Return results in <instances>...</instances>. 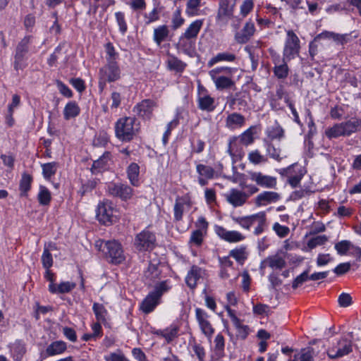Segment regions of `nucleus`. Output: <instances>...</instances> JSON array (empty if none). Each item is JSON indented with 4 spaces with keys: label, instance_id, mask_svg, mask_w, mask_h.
<instances>
[{
    "label": "nucleus",
    "instance_id": "1",
    "mask_svg": "<svg viewBox=\"0 0 361 361\" xmlns=\"http://www.w3.org/2000/svg\"><path fill=\"white\" fill-rule=\"evenodd\" d=\"M136 121L137 119L131 116L119 118L115 123L116 137L123 142L132 140L139 130Z\"/></svg>",
    "mask_w": 361,
    "mask_h": 361
},
{
    "label": "nucleus",
    "instance_id": "2",
    "mask_svg": "<svg viewBox=\"0 0 361 361\" xmlns=\"http://www.w3.org/2000/svg\"><path fill=\"white\" fill-rule=\"evenodd\" d=\"M361 127V118L350 119L339 123L325 130V135L329 140L336 139L339 137H349L355 133L357 128Z\"/></svg>",
    "mask_w": 361,
    "mask_h": 361
},
{
    "label": "nucleus",
    "instance_id": "3",
    "mask_svg": "<svg viewBox=\"0 0 361 361\" xmlns=\"http://www.w3.org/2000/svg\"><path fill=\"white\" fill-rule=\"evenodd\" d=\"M170 289L171 286L168 281H164L157 283L154 290L142 300L140 305L141 310L145 314L152 312L160 302L161 296Z\"/></svg>",
    "mask_w": 361,
    "mask_h": 361
},
{
    "label": "nucleus",
    "instance_id": "4",
    "mask_svg": "<svg viewBox=\"0 0 361 361\" xmlns=\"http://www.w3.org/2000/svg\"><path fill=\"white\" fill-rule=\"evenodd\" d=\"M286 32L283 57L285 60H292L299 55L300 41L293 30H288Z\"/></svg>",
    "mask_w": 361,
    "mask_h": 361
},
{
    "label": "nucleus",
    "instance_id": "5",
    "mask_svg": "<svg viewBox=\"0 0 361 361\" xmlns=\"http://www.w3.org/2000/svg\"><path fill=\"white\" fill-rule=\"evenodd\" d=\"M157 245L155 233L145 229L137 233L134 240V246L139 252H150Z\"/></svg>",
    "mask_w": 361,
    "mask_h": 361
},
{
    "label": "nucleus",
    "instance_id": "6",
    "mask_svg": "<svg viewBox=\"0 0 361 361\" xmlns=\"http://www.w3.org/2000/svg\"><path fill=\"white\" fill-rule=\"evenodd\" d=\"M104 244L102 252L113 264H120L125 260V256L121 245L116 240L101 242L100 247Z\"/></svg>",
    "mask_w": 361,
    "mask_h": 361
},
{
    "label": "nucleus",
    "instance_id": "7",
    "mask_svg": "<svg viewBox=\"0 0 361 361\" xmlns=\"http://www.w3.org/2000/svg\"><path fill=\"white\" fill-rule=\"evenodd\" d=\"M106 191L114 197H118L122 200H128L133 196V190L128 185L123 183L110 182L106 185Z\"/></svg>",
    "mask_w": 361,
    "mask_h": 361
},
{
    "label": "nucleus",
    "instance_id": "8",
    "mask_svg": "<svg viewBox=\"0 0 361 361\" xmlns=\"http://www.w3.org/2000/svg\"><path fill=\"white\" fill-rule=\"evenodd\" d=\"M99 75L108 82H114L121 78V70L118 62L109 61L99 68Z\"/></svg>",
    "mask_w": 361,
    "mask_h": 361
},
{
    "label": "nucleus",
    "instance_id": "9",
    "mask_svg": "<svg viewBox=\"0 0 361 361\" xmlns=\"http://www.w3.org/2000/svg\"><path fill=\"white\" fill-rule=\"evenodd\" d=\"M96 212L98 221L104 225H111L116 221V217L114 214V210L111 202H100Z\"/></svg>",
    "mask_w": 361,
    "mask_h": 361
},
{
    "label": "nucleus",
    "instance_id": "10",
    "mask_svg": "<svg viewBox=\"0 0 361 361\" xmlns=\"http://www.w3.org/2000/svg\"><path fill=\"white\" fill-rule=\"evenodd\" d=\"M209 315L207 312L200 308L195 309V319L198 323L201 332L209 339H210L214 334V328L209 320Z\"/></svg>",
    "mask_w": 361,
    "mask_h": 361
},
{
    "label": "nucleus",
    "instance_id": "11",
    "mask_svg": "<svg viewBox=\"0 0 361 361\" xmlns=\"http://www.w3.org/2000/svg\"><path fill=\"white\" fill-rule=\"evenodd\" d=\"M30 36H26L18 44L14 56L13 67L16 71L22 70L25 68L23 61L25 56L28 51L30 44Z\"/></svg>",
    "mask_w": 361,
    "mask_h": 361
},
{
    "label": "nucleus",
    "instance_id": "12",
    "mask_svg": "<svg viewBox=\"0 0 361 361\" xmlns=\"http://www.w3.org/2000/svg\"><path fill=\"white\" fill-rule=\"evenodd\" d=\"M351 351V341L347 338H342L328 350L327 354L330 358L336 359L346 355Z\"/></svg>",
    "mask_w": 361,
    "mask_h": 361
},
{
    "label": "nucleus",
    "instance_id": "13",
    "mask_svg": "<svg viewBox=\"0 0 361 361\" xmlns=\"http://www.w3.org/2000/svg\"><path fill=\"white\" fill-rule=\"evenodd\" d=\"M248 175L250 179L256 183V184L262 188L273 189L277 184L276 178L268 175H264L259 171H249Z\"/></svg>",
    "mask_w": 361,
    "mask_h": 361
},
{
    "label": "nucleus",
    "instance_id": "14",
    "mask_svg": "<svg viewBox=\"0 0 361 361\" xmlns=\"http://www.w3.org/2000/svg\"><path fill=\"white\" fill-rule=\"evenodd\" d=\"M226 201L234 207L243 206L250 197L245 192L232 188L225 195Z\"/></svg>",
    "mask_w": 361,
    "mask_h": 361
},
{
    "label": "nucleus",
    "instance_id": "15",
    "mask_svg": "<svg viewBox=\"0 0 361 361\" xmlns=\"http://www.w3.org/2000/svg\"><path fill=\"white\" fill-rule=\"evenodd\" d=\"M236 0H219L216 18L220 20H225L233 16Z\"/></svg>",
    "mask_w": 361,
    "mask_h": 361
},
{
    "label": "nucleus",
    "instance_id": "16",
    "mask_svg": "<svg viewBox=\"0 0 361 361\" xmlns=\"http://www.w3.org/2000/svg\"><path fill=\"white\" fill-rule=\"evenodd\" d=\"M155 106L156 103L153 100L144 99L134 106L133 111L140 117L149 119Z\"/></svg>",
    "mask_w": 361,
    "mask_h": 361
},
{
    "label": "nucleus",
    "instance_id": "17",
    "mask_svg": "<svg viewBox=\"0 0 361 361\" xmlns=\"http://www.w3.org/2000/svg\"><path fill=\"white\" fill-rule=\"evenodd\" d=\"M283 175L288 177V183L293 187H297L304 176V173L300 167L297 165H292L288 168L283 169Z\"/></svg>",
    "mask_w": 361,
    "mask_h": 361
},
{
    "label": "nucleus",
    "instance_id": "18",
    "mask_svg": "<svg viewBox=\"0 0 361 361\" xmlns=\"http://www.w3.org/2000/svg\"><path fill=\"white\" fill-rule=\"evenodd\" d=\"M216 235L228 243H238L245 239V236L237 231H227L221 226H216L214 228Z\"/></svg>",
    "mask_w": 361,
    "mask_h": 361
},
{
    "label": "nucleus",
    "instance_id": "19",
    "mask_svg": "<svg viewBox=\"0 0 361 361\" xmlns=\"http://www.w3.org/2000/svg\"><path fill=\"white\" fill-rule=\"evenodd\" d=\"M290 61L285 60L284 57L281 59L279 56L273 59V63L274 65L273 72L278 79H285L288 77L289 73L288 62Z\"/></svg>",
    "mask_w": 361,
    "mask_h": 361
},
{
    "label": "nucleus",
    "instance_id": "20",
    "mask_svg": "<svg viewBox=\"0 0 361 361\" xmlns=\"http://www.w3.org/2000/svg\"><path fill=\"white\" fill-rule=\"evenodd\" d=\"M255 32V26L252 21H247L240 31L235 34V40L238 44H245Z\"/></svg>",
    "mask_w": 361,
    "mask_h": 361
},
{
    "label": "nucleus",
    "instance_id": "21",
    "mask_svg": "<svg viewBox=\"0 0 361 361\" xmlns=\"http://www.w3.org/2000/svg\"><path fill=\"white\" fill-rule=\"evenodd\" d=\"M177 49L190 57L195 54V41L181 35L176 44Z\"/></svg>",
    "mask_w": 361,
    "mask_h": 361
},
{
    "label": "nucleus",
    "instance_id": "22",
    "mask_svg": "<svg viewBox=\"0 0 361 361\" xmlns=\"http://www.w3.org/2000/svg\"><path fill=\"white\" fill-rule=\"evenodd\" d=\"M191 207V202L188 197H178L176 200L174 205V219L175 221H179L183 219V214L184 210Z\"/></svg>",
    "mask_w": 361,
    "mask_h": 361
},
{
    "label": "nucleus",
    "instance_id": "23",
    "mask_svg": "<svg viewBox=\"0 0 361 361\" xmlns=\"http://www.w3.org/2000/svg\"><path fill=\"white\" fill-rule=\"evenodd\" d=\"M226 127L230 130H235L243 127L245 123V118L239 113L228 114L225 121Z\"/></svg>",
    "mask_w": 361,
    "mask_h": 361
},
{
    "label": "nucleus",
    "instance_id": "24",
    "mask_svg": "<svg viewBox=\"0 0 361 361\" xmlns=\"http://www.w3.org/2000/svg\"><path fill=\"white\" fill-rule=\"evenodd\" d=\"M67 349V344L63 341H56L47 345L44 354L46 357H51L63 353Z\"/></svg>",
    "mask_w": 361,
    "mask_h": 361
},
{
    "label": "nucleus",
    "instance_id": "25",
    "mask_svg": "<svg viewBox=\"0 0 361 361\" xmlns=\"http://www.w3.org/2000/svg\"><path fill=\"white\" fill-rule=\"evenodd\" d=\"M269 267L273 270H282L286 265L285 255L282 252L267 257Z\"/></svg>",
    "mask_w": 361,
    "mask_h": 361
},
{
    "label": "nucleus",
    "instance_id": "26",
    "mask_svg": "<svg viewBox=\"0 0 361 361\" xmlns=\"http://www.w3.org/2000/svg\"><path fill=\"white\" fill-rule=\"evenodd\" d=\"M280 199V195L273 191H264L259 194L255 199L257 206L265 205L269 203L276 202Z\"/></svg>",
    "mask_w": 361,
    "mask_h": 361
},
{
    "label": "nucleus",
    "instance_id": "27",
    "mask_svg": "<svg viewBox=\"0 0 361 361\" xmlns=\"http://www.w3.org/2000/svg\"><path fill=\"white\" fill-rule=\"evenodd\" d=\"M11 355L14 361H22L26 353L25 344L20 340H17L9 345Z\"/></svg>",
    "mask_w": 361,
    "mask_h": 361
},
{
    "label": "nucleus",
    "instance_id": "28",
    "mask_svg": "<svg viewBox=\"0 0 361 361\" xmlns=\"http://www.w3.org/2000/svg\"><path fill=\"white\" fill-rule=\"evenodd\" d=\"M202 270L197 266L193 265L185 277L187 286L194 289L197 286L198 280L202 277Z\"/></svg>",
    "mask_w": 361,
    "mask_h": 361
},
{
    "label": "nucleus",
    "instance_id": "29",
    "mask_svg": "<svg viewBox=\"0 0 361 361\" xmlns=\"http://www.w3.org/2000/svg\"><path fill=\"white\" fill-rule=\"evenodd\" d=\"M76 286L73 282L63 281L59 284H49V291L53 294H63L72 291Z\"/></svg>",
    "mask_w": 361,
    "mask_h": 361
},
{
    "label": "nucleus",
    "instance_id": "30",
    "mask_svg": "<svg viewBox=\"0 0 361 361\" xmlns=\"http://www.w3.org/2000/svg\"><path fill=\"white\" fill-rule=\"evenodd\" d=\"M237 56L233 53L228 51L219 52L209 60L207 63V66L211 68L214 66L216 63L221 61L235 62Z\"/></svg>",
    "mask_w": 361,
    "mask_h": 361
},
{
    "label": "nucleus",
    "instance_id": "31",
    "mask_svg": "<svg viewBox=\"0 0 361 361\" xmlns=\"http://www.w3.org/2000/svg\"><path fill=\"white\" fill-rule=\"evenodd\" d=\"M56 246L54 243L45 244L42 255V264L44 269H50L53 265V258L51 251L56 250Z\"/></svg>",
    "mask_w": 361,
    "mask_h": 361
},
{
    "label": "nucleus",
    "instance_id": "32",
    "mask_svg": "<svg viewBox=\"0 0 361 361\" xmlns=\"http://www.w3.org/2000/svg\"><path fill=\"white\" fill-rule=\"evenodd\" d=\"M232 76L221 75L211 77L215 84L216 88L219 90L231 88L235 85L234 81L231 79Z\"/></svg>",
    "mask_w": 361,
    "mask_h": 361
},
{
    "label": "nucleus",
    "instance_id": "33",
    "mask_svg": "<svg viewBox=\"0 0 361 361\" xmlns=\"http://www.w3.org/2000/svg\"><path fill=\"white\" fill-rule=\"evenodd\" d=\"M350 34L340 35L332 32L324 31L320 33L317 38L319 39H332L334 42L340 44L347 43L350 39Z\"/></svg>",
    "mask_w": 361,
    "mask_h": 361
},
{
    "label": "nucleus",
    "instance_id": "34",
    "mask_svg": "<svg viewBox=\"0 0 361 361\" xmlns=\"http://www.w3.org/2000/svg\"><path fill=\"white\" fill-rule=\"evenodd\" d=\"M128 178L133 186H138L140 185V166L136 163H131L126 170Z\"/></svg>",
    "mask_w": 361,
    "mask_h": 361
},
{
    "label": "nucleus",
    "instance_id": "35",
    "mask_svg": "<svg viewBox=\"0 0 361 361\" xmlns=\"http://www.w3.org/2000/svg\"><path fill=\"white\" fill-rule=\"evenodd\" d=\"M214 99L208 94H203L198 97V107L202 111L211 112L214 110L216 106Z\"/></svg>",
    "mask_w": 361,
    "mask_h": 361
},
{
    "label": "nucleus",
    "instance_id": "36",
    "mask_svg": "<svg viewBox=\"0 0 361 361\" xmlns=\"http://www.w3.org/2000/svg\"><path fill=\"white\" fill-rule=\"evenodd\" d=\"M203 25L202 20H196L193 21L186 29L183 36L195 41L198 33Z\"/></svg>",
    "mask_w": 361,
    "mask_h": 361
},
{
    "label": "nucleus",
    "instance_id": "37",
    "mask_svg": "<svg viewBox=\"0 0 361 361\" xmlns=\"http://www.w3.org/2000/svg\"><path fill=\"white\" fill-rule=\"evenodd\" d=\"M264 145L266 148L267 157L280 161L282 159L281 157V149L276 147L272 142L268 140H264Z\"/></svg>",
    "mask_w": 361,
    "mask_h": 361
},
{
    "label": "nucleus",
    "instance_id": "38",
    "mask_svg": "<svg viewBox=\"0 0 361 361\" xmlns=\"http://www.w3.org/2000/svg\"><path fill=\"white\" fill-rule=\"evenodd\" d=\"M155 334L164 338L167 343L171 342L178 334V327L170 326L164 330H157Z\"/></svg>",
    "mask_w": 361,
    "mask_h": 361
},
{
    "label": "nucleus",
    "instance_id": "39",
    "mask_svg": "<svg viewBox=\"0 0 361 361\" xmlns=\"http://www.w3.org/2000/svg\"><path fill=\"white\" fill-rule=\"evenodd\" d=\"M80 109L75 102H69L63 110V116L66 120L75 118L80 114Z\"/></svg>",
    "mask_w": 361,
    "mask_h": 361
},
{
    "label": "nucleus",
    "instance_id": "40",
    "mask_svg": "<svg viewBox=\"0 0 361 361\" xmlns=\"http://www.w3.org/2000/svg\"><path fill=\"white\" fill-rule=\"evenodd\" d=\"M32 182V176L24 172L22 174L21 179L20 180L19 189L20 191V196H27L28 191L31 188V183Z\"/></svg>",
    "mask_w": 361,
    "mask_h": 361
},
{
    "label": "nucleus",
    "instance_id": "41",
    "mask_svg": "<svg viewBox=\"0 0 361 361\" xmlns=\"http://www.w3.org/2000/svg\"><path fill=\"white\" fill-rule=\"evenodd\" d=\"M238 71V68L229 66H220L212 69L209 72L210 77L229 75L233 76Z\"/></svg>",
    "mask_w": 361,
    "mask_h": 361
},
{
    "label": "nucleus",
    "instance_id": "42",
    "mask_svg": "<svg viewBox=\"0 0 361 361\" xmlns=\"http://www.w3.org/2000/svg\"><path fill=\"white\" fill-rule=\"evenodd\" d=\"M267 140L272 142L274 140H281L284 136V130L282 127L276 122L274 126L267 129Z\"/></svg>",
    "mask_w": 361,
    "mask_h": 361
},
{
    "label": "nucleus",
    "instance_id": "43",
    "mask_svg": "<svg viewBox=\"0 0 361 361\" xmlns=\"http://www.w3.org/2000/svg\"><path fill=\"white\" fill-rule=\"evenodd\" d=\"M229 256L233 257L239 264H243L247 258L248 253L246 251L245 247L240 246L231 250L229 252Z\"/></svg>",
    "mask_w": 361,
    "mask_h": 361
},
{
    "label": "nucleus",
    "instance_id": "44",
    "mask_svg": "<svg viewBox=\"0 0 361 361\" xmlns=\"http://www.w3.org/2000/svg\"><path fill=\"white\" fill-rule=\"evenodd\" d=\"M169 30L166 25H161L154 30V40L158 44L165 40L168 37Z\"/></svg>",
    "mask_w": 361,
    "mask_h": 361
},
{
    "label": "nucleus",
    "instance_id": "45",
    "mask_svg": "<svg viewBox=\"0 0 361 361\" xmlns=\"http://www.w3.org/2000/svg\"><path fill=\"white\" fill-rule=\"evenodd\" d=\"M167 65L170 70H173L176 72H183L186 67L185 63L173 56H169Z\"/></svg>",
    "mask_w": 361,
    "mask_h": 361
},
{
    "label": "nucleus",
    "instance_id": "46",
    "mask_svg": "<svg viewBox=\"0 0 361 361\" xmlns=\"http://www.w3.org/2000/svg\"><path fill=\"white\" fill-rule=\"evenodd\" d=\"M37 200L41 205L46 206L49 204L51 200V192L45 186H39Z\"/></svg>",
    "mask_w": 361,
    "mask_h": 361
},
{
    "label": "nucleus",
    "instance_id": "47",
    "mask_svg": "<svg viewBox=\"0 0 361 361\" xmlns=\"http://www.w3.org/2000/svg\"><path fill=\"white\" fill-rule=\"evenodd\" d=\"M41 166L42 169V174L44 178L50 179L51 177L56 173L59 164L57 162L53 161L43 164L41 165Z\"/></svg>",
    "mask_w": 361,
    "mask_h": 361
},
{
    "label": "nucleus",
    "instance_id": "48",
    "mask_svg": "<svg viewBox=\"0 0 361 361\" xmlns=\"http://www.w3.org/2000/svg\"><path fill=\"white\" fill-rule=\"evenodd\" d=\"M92 310L98 322H106L108 312L102 304L94 302L92 306Z\"/></svg>",
    "mask_w": 361,
    "mask_h": 361
},
{
    "label": "nucleus",
    "instance_id": "49",
    "mask_svg": "<svg viewBox=\"0 0 361 361\" xmlns=\"http://www.w3.org/2000/svg\"><path fill=\"white\" fill-rule=\"evenodd\" d=\"M201 0H188L185 13L188 16L199 15Z\"/></svg>",
    "mask_w": 361,
    "mask_h": 361
},
{
    "label": "nucleus",
    "instance_id": "50",
    "mask_svg": "<svg viewBox=\"0 0 361 361\" xmlns=\"http://www.w3.org/2000/svg\"><path fill=\"white\" fill-rule=\"evenodd\" d=\"M111 159V153L109 152H106L103 154V155L94 161L92 164L93 170H98V171H101L104 169L107 166L108 161Z\"/></svg>",
    "mask_w": 361,
    "mask_h": 361
},
{
    "label": "nucleus",
    "instance_id": "51",
    "mask_svg": "<svg viewBox=\"0 0 361 361\" xmlns=\"http://www.w3.org/2000/svg\"><path fill=\"white\" fill-rule=\"evenodd\" d=\"M197 172L200 176L207 179H211L214 177V170L212 167L204 164H199L197 165Z\"/></svg>",
    "mask_w": 361,
    "mask_h": 361
},
{
    "label": "nucleus",
    "instance_id": "52",
    "mask_svg": "<svg viewBox=\"0 0 361 361\" xmlns=\"http://www.w3.org/2000/svg\"><path fill=\"white\" fill-rule=\"evenodd\" d=\"M248 159L252 164L255 165L266 163L268 161L267 157L261 154L257 149L252 151L248 154Z\"/></svg>",
    "mask_w": 361,
    "mask_h": 361
},
{
    "label": "nucleus",
    "instance_id": "53",
    "mask_svg": "<svg viewBox=\"0 0 361 361\" xmlns=\"http://www.w3.org/2000/svg\"><path fill=\"white\" fill-rule=\"evenodd\" d=\"M233 220L238 224L242 228L250 230V227L253 225L252 215L245 216H233Z\"/></svg>",
    "mask_w": 361,
    "mask_h": 361
},
{
    "label": "nucleus",
    "instance_id": "54",
    "mask_svg": "<svg viewBox=\"0 0 361 361\" xmlns=\"http://www.w3.org/2000/svg\"><path fill=\"white\" fill-rule=\"evenodd\" d=\"M237 137L238 138L239 143L243 145L247 146L252 144L254 141L252 128H250L249 129L246 130L239 137Z\"/></svg>",
    "mask_w": 361,
    "mask_h": 361
},
{
    "label": "nucleus",
    "instance_id": "55",
    "mask_svg": "<svg viewBox=\"0 0 361 361\" xmlns=\"http://www.w3.org/2000/svg\"><path fill=\"white\" fill-rule=\"evenodd\" d=\"M328 241V238L325 235H317L314 238H312L307 242V246L310 249L315 248L319 245H322Z\"/></svg>",
    "mask_w": 361,
    "mask_h": 361
},
{
    "label": "nucleus",
    "instance_id": "56",
    "mask_svg": "<svg viewBox=\"0 0 361 361\" xmlns=\"http://www.w3.org/2000/svg\"><path fill=\"white\" fill-rule=\"evenodd\" d=\"M105 49L106 53V62H117L116 60L118 58V54L116 51L114 47L111 42H109L106 44Z\"/></svg>",
    "mask_w": 361,
    "mask_h": 361
},
{
    "label": "nucleus",
    "instance_id": "57",
    "mask_svg": "<svg viewBox=\"0 0 361 361\" xmlns=\"http://www.w3.org/2000/svg\"><path fill=\"white\" fill-rule=\"evenodd\" d=\"M314 350L311 347L301 350L299 354V361H314Z\"/></svg>",
    "mask_w": 361,
    "mask_h": 361
},
{
    "label": "nucleus",
    "instance_id": "58",
    "mask_svg": "<svg viewBox=\"0 0 361 361\" xmlns=\"http://www.w3.org/2000/svg\"><path fill=\"white\" fill-rule=\"evenodd\" d=\"M352 244L348 240H341L335 245V249L340 255H346L350 249Z\"/></svg>",
    "mask_w": 361,
    "mask_h": 361
},
{
    "label": "nucleus",
    "instance_id": "59",
    "mask_svg": "<svg viewBox=\"0 0 361 361\" xmlns=\"http://www.w3.org/2000/svg\"><path fill=\"white\" fill-rule=\"evenodd\" d=\"M238 142L237 137H233L229 140L227 152L232 157L236 156L239 152Z\"/></svg>",
    "mask_w": 361,
    "mask_h": 361
},
{
    "label": "nucleus",
    "instance_id": "60",
    "mask_svg": "<svg viewBox=\"0 0 361 361\" xmlns=\"http://www.w3.org/2000/svg\"><path fill=\"white\" fill-rule=\"evenodd\" d=\"M159 274V272L157 265L149 263L147 271L145 272V276L153 281L158 277Z\"/></svg>",
    "mask_w": 361,
    "mask_h": 361
},
{
    "label": "nucleus",
    "instance_id": "61",
    "mask_svg": "<svg viewBox=\"0 0 361 361\" xmlns=\"http://www.w3.org/2000/svg\"><path fill=\"white\" fill-rule=\"evenodd\" d=\"M309 270H306L303 271L301 274L298 276L293 281L292 287L293 289H296L298 287L301 286L303 283L306 282L308 279H310V276L308 275Z\"/></svg>",
    "mask_w": 361,
    "mask_h": 361
},
{
    "label": "nucleus",
    "instance_id": "62",
    "mask_svg": "<svg viewBox=\"0 0 361 361\" xmlns=\"http://www.w3.org/2000/svg\"><path fill=\"white\" fill-rule=\"evenodd\" d=\"M204 233V232L197 230L192 231L190 238V243L200 246L202 243Z\"/></svg>",
    "mask_w": 361,
    "mask_h": 361
},
{
    "label": "nucleus",
    "instance_id": "63",
    "mask_svg": "<svg viewBox=\"0 0 361 361\" xmlns=\"http://www.w3.org/2000/svg\"><path fill=\"white\" fill-rule=\"evenodd\" d=\"M252 0H244L240 6V15L244 18L253 9Z\"/></svg>",
    "mask_w": 361,
    "mask_h": 361
},
{
    "label": "nucleus",
    "instance_id": "64",
    "mask_svg": "<svg viewBox=\"0 0 361 361\" xmlns=\"http://www.w3.org/2000/svg\"><path fill=\"white\" fill-rule=\"evenodd\" d=\"M126 359L124 354L120 350L104 356L105 361H125Z\"/></svg>",
    "mask_w": 361,
    "mask_h": 361
}]
</instances>
